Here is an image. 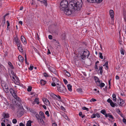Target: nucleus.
<instances>
[{
    "label": "nucleus",
    "mask_w": 126,
    "mask_h": 126,
    "mask_svg": "<svg viewBox=\"0 0 126 126\" xmlns=\"http://www.w3.org/2000/svg\"><path fill=\"white\" fill-rule=\"evenodd\" d=\"M82 4L81 0H73L68 3L66 0H63L61 3L60 8L61 11L66 15H71L75 11L79 10Z\"/></svg>",
    "instance_id": "obj_1"
},
{
    "label": "nucleus",
    "mask_w": 126,
    "mask_h": 126,
    "mask_svg": "<svg viewBox=\"0 0 126 126\" xmlns=\"http://www.w3.org/2000/svg\"><path fill=\"white\" fill-rule=\"evenodd\" d=\"M83 53H81L80 54V57L81 59L84 60L85 59L86 57H87V58L90 55V52L87 50H86L82 51Z\"/></svg>",
    "instance_id": "obj_2"
},
{
    "label": "nucleus",
    "mask_w": 126,
    "mask_h": 126,
    "mask_svg": "<svg viewBox=\"0 0 126 126\" xmlns=\"http://www.w3.org/2000/svg\"><path fill=\"white\" fill-rule=\"evenodd\" d=\"M57 90L63 94H65L66 92V89L63 85H61L59 86H57Z\"/></svg>",
    "instance_id": "obj_3"
},
{
    "label": "nucleus",
    "mask_w": 126,
    "mask_h": 126,
    "mask_svg": "<svg viewBox=\"0 0 126 126\" xmlns=\"http://www.w3.org/2000/svg\"><path fill=\"white\" fill-rule=\"evenodd\" d=\"M35 116L38 119L39 124H41L42 125H43L45 124L44 121H43L41 117L38 114H36Z\"/></svg>",
    "instance_id": "obj_4"
},
{
    "label": "nucleus",
    "mask_w": 126,
    "mask_h": 126,
    "mask_svg": "<svg viewBox=\"0 0 126 126\" xmlns=\"http://www.w3.org/2000/svg\"><path fill=\"white\" fill-rule=\"evenodd\" d=\"M24 110L23 107H21L20 108L18 109L17 111V113L19 114V115L21 116L23 115L24 113Z\"/></svg>",
    "instance_id": "obj_5"
},
{
    "label": "nucleus",
    "mask_w": 126,
    "mask_h": 126,
    "mask_svg": "<svg viewBox=\"0 0 126 126\" xmlns=\"http://www.w3.org/2000/svg\"><path fill=\"white\" fill-rule=\"evenodd\" d=\"M87 1L90 3H99L102 2V0H87Z\"/></svg>",
    "instance_id": "obj_6"
},
{
    "label": "nucleus",
    "mask_w": 126,
    "mask_h": 126,
    "mask_svg": "<svg viewBox=\"0 0 126 126\" xmlns=\"http://www.w3.org/2000/svg\"><path fill=\"white\" fill-rule=\"evenodd\" d=\"M94 79L97 85V84L99 83L100 81L99 80V79L97 77L94 76Z\"/></svg>",
    "instance_id": "obj_7"
},
{
    "label": "nucleus",
    "mask_w": 126,
    "mask_h": 126,
    "mask_svg": "<svg viewBox=\"0 0 126 126\" xmlns=\"http://www.w3.org/2000/svg\"><path fill=\"white\" fill-rule=\"evenodd\" d=\"M110 14L111 19H113L114 17V13L113 11L111 10H110Z\"/></svg>",
    "instance_id": "obj_8"
},
{
    "label": "nucleus",
    "mask_w": 126,
    "mask_h": 126,
    "mask_svg": "<svg viewBox=\"0 0 126 126\" xmlns=\"http://www.w3.org/2000/svg\"><path fill=\"white\" fill-rule=\"evenodd\" d=\"M10 91L11 93L14 97H16V94L15 93L14 90L12 88H11L10 89Z\"/></svg>",
    "instance_id": "obj_9"
},
{
    "label": "nucleus",
    "mask_w": 126,
    "mask_h": 126,
    "mask_svg": "<svg viewBox=\"0 0 126 126\" xmlns=\"http://www.w3.org/2000/svg\"><path fill=\"white\" fill-rule=\"evenodd\" d=\"M5 23V20L4 19H2V23H1V25H0V27L1 28L3 29L4 27V26Z\"/></svg>",
    "instance_id": "obj_10"
},
{
    "label": "nucleus",
    "mask_w": 126,
    "mask_h": 126,
    "mask_svg": "<svg viewBox=\"0 0 126 126\" xmlns=\"http://www.w3.org/2000/svg\"><path fill=\"white\" fill-rule=\"evenodd\" d=\"M119 98L120 100V102L119 104V105L121 106H122V105L124 104V102L123 100L121 99L120 98Z\"/></svg>",
    "instance_id": "obj_11"
},
{
    "label": "nucleus",
    "mask_w": 126,
    "mask_h": 126,
    "mask_svg": "<svg viewBox=\"0 0 126 126\" xmlns=\"http://www.w3.org/2000/svg\"><path fill=\"white\" fill-rule=\"evenodd\" d=\"M63 72L68 77H69L71 76V75L70 73L67 71L64 70L63 71Z\"/></svg>",
    "instance_id": "obj_12"
},
{
    "label": "nucleus",
    "mask_w": 126,
    "mask_h": 126,
    "mask_svg": "<svg viewBox=\"0 0 126 126\" xmlns=\"http://www.w3.org/2000/svg\"><path fill=\"white\" fill-rule=\"evenodd\" d=\"M4 115V117L6 118H8L9 117V114L8 113H3V114Z\"/></svg>",
    "instance_id": "obj_13"
},
{
    "label": "nucleus",
    "mask_w": 126,
    "mask_h": 126,
    "mask_svg": "<svg viewBox=\"0 0 126 126\" xmlns=\"http://www.w3.org/2000/svg\"><path fill=\"white\" fill-rule=\"evenodd\" d=\"M21 40L23 43L25 42L26 41V39L24 37L22 36H21Z\"/></svg>",
    "instance_id": "obj_14"
},
{
    "label": "nucleus",
    "mask_w": 126,
    "mask_h": 126,
    "mask_svg": "<svg viewBox=\"0 0 126 126\" xmlns=\"http://www.w3.org/2000/svg\"><path fill=\"white\" fill-rule=\"evenodd\" d=\"M105 85V84L103 83H100V82L99 83H98L97 84V86H100L101 87H103Z\"/></svg>",
    "instance_id": "obj_15"
},
{
    "label": "nucleus",
    "mask_w": 126,
    "mask_h": 126,
    "mask_svg": "<svg viewBox=\"0 0 126 126\" xmlns=\"http://www.w3.org/2000/svg\"><path fill=\"white\" fill-rule=\"evenodd\" d=\"M18 58L20 62H23L24 61V58L21 55H19L18 56Z\"/></svg>",
    "instance_id": "obj_16"
},
{
    "label": "nucleus",
    "mask_w": 126,
    "mask_h": 126,
    "mask_svg": "<svg viewBox=\"0 0 126 126\" xmlns=\"http://www.w3.org/2000/svg\"><path fill=\"white\" fill-rule=\"evenodd\" d=\"M67 87L68 90L70 91H72V86L70 84H68L67 85Z\"/></svg>",
    "instance_id": "obj_17"
},
{
    "label": "nucleus",
    "mask_w": 126,
    "mask_h": 126,
    "mask_svg": "<svg viewBox=\"0 0 126 126\" xmlns=\"http://www.w3.org/2000/svg\"><path fill=\"white\" fill-rule=\"evenodd\" d=\"M40 115L41 116V117L42 118H45V116L44 113L42 111H40L39 113Z\"/></svg>",
    "instance_id": "obj_18"
},
{
    "label": "nucleus",
    "mask_w": 126,
    "mask_h": 126,
    "mask_svg": "<svg viewBox=\"0 0 126 126\" xmlns=\"http://www.w3.org/2000/svg\"><path fill=\"white\" fill-rule=\"evenodd\" d=\"M32 121L30 120L28 121L26 124V126H31Z\"/></svg>",
    "instance_id": "obj_19"
},
{
    "label": "nucleus",
    "mask_w": 126,
    "mask_h": 126,
    "mask_svg": "<svg viewBox=\"0 0 126 126\" xmlns=\"http://www.w3.org/2000/svg\"><path fill=\"white\" fill-rule=\"evenodd\" d=\"M112 97L113 98V100L115 102L116 101V95L114 94H113L112 95Z\"/></svg>",
    "instance_id": "obj_20"
},
{
    "label": "nucleus",
    "mask_w": 126,
    "mask_h": 126,
    "mask_svg": "<svg viewBox=\"0 0 126 126\" xmlns=\"http://www.w3.org/2000/svg\"><path fill=\"white\" fill-rule=\"evenodd\" d=\"M40 83L42 85H44L46 83V81L43 79H42L40 80Z\"/></svg>",
    "instance_id": "obj_21"
},
{
    "label": "nucleus",
    "mask_w": 126,
    "mask_h": 126,
    "mask_svg": "<svg viewBox=\"0 0 126 126\" xmlns=\"http://www.w3.org/2000/svg\"><path fill=\"white\" fill-rule=\"evenodd\" d=\"M18 47V49L19 51L21 52H23V50L22 48L21 47V46H20L19 47Z\"/></svg>",
    "instance_id": "obj_22"
},
{
    "label": "nucleus",
    "mask_w": 126,
    "mask_h": 126,
    "mask_svg": "<svg viewBox=\"0 0 126 126\" xmlns=\"http://www.w3.org/2000/svg\"><path fill=\"white\" fill-rule=\"evenodd\" d=\"M45 103L46 105H50V103L49 101V100L47 99L46 100L45 102Z\"/></svg>",
    "instance_id": "obj_23"
},
{
    "label": "nucleus",
    "mask_w": 126,
    "mask_h": 126,
    "mask_svg": "<svg viewBox=\"0 0 126 126\" xmlns=\"http://www.w3.org/2000/svg\"><path fill=\"white\" fill-rule=\"evenodd\" d=\"M115 104L116 103H113L112 101L110 103V105L112 107H115Z\"/></svg>",
    "instance_id": "obj_24"
},
{
    "label": "nucleus",
    "mask_w": 126,
    "mask_h": 126,
    "mask_svg": "<svg viewBox=\"0 0 126 126\" xmlns=\"http://www.w3.org/2000/svg\"><path fill=\"white\" fill-rule=\"evenodd\" d=\"M100 112L101 113L104 115L106 113L105 110L104 109L102 110Z\"/></svg>",
    "instance_id": "obj_25"
},
{
    "label": "nucleus",
    "mask_w": 126,
    "mask_h": 126,
    "mask_svg": "<svg viewBox=\"0 0 126 126\" xmlns=\"http://www.w3.org/2000/svg\"><path fill=\"white\" fill-rule=\"evenodd\" d=\"M52 79L53 82H56V81L58 82V81H59V80L57 79L55 77L53 78Z\"/></svg>",
    "instance_id": "obj_26"
},
{
    "label": "nucleus",
    "mask_w": 126,
    "mask_h": 126,
    "mask_svg": "<svg viewBox=\"0 0 126 126\" xmlns=\"http://www.w3.org/2000/svg\"><path fill=\"white\" fill-rule=\"evenodd\" d=\"M118 113L122 117V118H124V117L123 116V114L121 113V112L119 110Z\"/></svg>",
    "instance_id": "obj_27"
},
{
    "label": "nucleus",
    "mask_w": 126,
    "mask_h": 126,
    "mask_svg": "<svg viewBox=\"0 0 126 126\" xmlns=\"http://www.w3.org/2000/svg\"><path fill=\"white\" fill-rule=\"evenodd\" d=\"M35 102H36L37 104H39V102L38 98H36L34 100Z\"/></svg>",
    "instance_id": "obj_28"
},
{
    "label": "nucleus",
    "mask_w": 126,
    "mask_h": 126,
    "mask_svg": "<svg viewBox=\"0 0 126 126\" xmlns=\"http://www.w3.org/2000/svg\"><path fill=\"white\" fill-rule=\"evenodd\" d=\"M25 60L26 63L29 64V63H27V56L26 54L25 55Z\"/></svg>",
    "instance_id": "obj_29"
},
{
    "label": "nucleus",
    "mask_w": 126,
    "mask_h": 126,
    "mask_svg": "<svg viewBox=\"0 0 126 126\" xmlns=\"http://www.w3.org/2000/svg\"><path fill=\"white\" fill-rule=\"evenodd\" d=\"M121 54L123 55L124 54V50L123 49L122 47L121 48Z\"/></svg>",
    "instance_id": "obj_30"
},
{
    "label": "nucleus",
    "mask_w": 126,
    "mask_h": 126,
    "mask_svg": "<svg viewBox=\"0 0 126 126\" xmlns=\"http://www.w3.org/2000/svg\"><path fill=\"white\" fill-rule=\"evenodd\" d=\"M17 47H19L20 46V41L19 40H18L16 42Z\"/></svg>",
    "instance_id": "obj_31"
},
{
    "label": "nucleus",
    "mask_w": 126,
    "mask_h": 126,
    "mask_svg": "<svg viewBox=\"0 0 126 126\" xmlns=\"http://www.w3.org/2000/svg\"><path fill=\"white\" fill-rule=\"evenodd\" d=\"M14 97L17 100H18V101L19 102L21 100V99H20V98L19 97H18L16 95V97Z\"/></svg>",
    "instance_id": "obj_32"
},
{
    "label": "nucleus",
    "mask_w": 126,
    "mask_h": 126,
    "mask_svg": "<svg viewBox=\"0 0 126 126\" xmlns=\"http://www.w3.org/2000/svg\"><path fill=\"white\" fill-rule=\"evenodd\" d=\"M99 57L101 59H103V56L102 55V53H101L99 52Z\"/></svg>",
    "instance_id": "obj_33"
},
{
    "label": "nucleus",
    "mask_w": 126,
    "mask_h": 126,
    "mask_svg": "<svg viewBox=\"0 0 126 126\" xmlns=\"http://www.w3.org/2000/svg\"><path fill=\"white\" fill-rule=\"evenodd\" d=\"M43 1L44 4L45 5V6L47 5V0H43Z\"/></svg>",
    "instance_id": "obj_34"
},
{
    "label": "nucleus",
    "mask_w": 126,
    "mask_h": 126,
    "mask_svg": "<svg viewBox=\"0 0 126 126\" xmlns=\"http://www.w3.org/2000/svg\"><path fill=\"white\" fill-rule=\"evenodd\" d=\"M8 64L10 66H11V68L12 69H14V67L13 66V65L10 62H8Z\"/></svg>",
    "instance_id": "obj_35"
},
{
    "label": "nucleus",
    "mask_w": 126,
    "mask_h": 126,
    "mask_svg": "<svg viewBox=\"0 0 126 126\" xmlns=\"http://www.w3.org/2000/svg\"><path fill=\"white\" fill-rule=\"evenodd\" d=\"M32 89V87L31 86H29L27 89V90L28 92L31 91Z\"/></svg>",
    "instance_id": "obj_36"
},
{
    "label": "nucleus",
    "mask_w": 126,
    "mask_h": 126,
    "mask_svg": "<svg viewBox=\"0 0 126 126\" xmlns=\"http://www.w3.org/2000/svg\"><path fill=\"white\" fill-rule=\"evenodd\" d=\"M82 109L84 110H86L87 111H88L89 110V109L85 107H83L82 108Z\"/></svg>",
    "instance_id": "obj_37"
},
{
    "label": "nucleus",
    "mask_w": 126,
    "mask_h": 126,
    "mask_svg": "<svg viewBox=\"0 0 126 126\" xmlns=\"http://www.w3.org/2000/svg\"><path fill=\"white\" fill-rule=\"evenodd\" d=\"M17 121L16 119H14L13 120L12 122L13 124H16L17 123Z\"/></svg>",
    "instance_id": "obj_38"
},
{
    "label": "nucleus",
    "mask_w": 126,
    "mask_h": 126,
    "mask_svg": "<svg viewBox=\"0 0 126 126\" xmlns=\"http://www.w3.org/2000/svg\"><path fill=\"white\" fill-rule=\"evenodd\" d=\"M21 103L19 101H18V103H17L16 104V105H17L18 107H19L20 108V107H22V106H21Z\"/></svg>",
    "instance_id": "obj_39"
},
{
    "label": "nucleus",
    "mask_w": 126,
    "mask_h": 126,
    "mask_svg": "<svg viewBox=\"0 0 126 126\" xmlns=\"http://www.w3.org/2000/svg\"><path fill=\"white\" fill-rule=\"evenodd\" d=\"M16 79H17V80L16 81V84L17 85H19V84H20V83L19 82V80L17 78H16Z\"/></svg>",
    "instance_id": "obj_40"
},
{
    "label": "nucleus",
    "mask_w": 126,
    "mask_h": 126,
    "mask_svg": "<svg viewBox=\"0 0 126 126\" xmlns=\"http://www.w3.org/2000/svg\"><path fill=\"white\" fill-rule=\"evenodd\" d=\"M97 118H100V114L98 113H97L95 114Z\"/></svg>",
    "instance_id": "obj_41"
},
{
    "label": "nucleus",
    "mask_w": 126,
    "mask_h": 126,
    "mask_svg": "<svg viewBox=\"0 0 126 126\" xmlns=\"http://www.w3.org/2000/svg\"><path fill=\"white\" fill-rule=\"evenodd\" d=\"M14 39L15 41L16 42H17L18 40H19L18 39V37L16 36L14 37Z\"/></svg>",
    "instance_id": "obj_42"
},
{
    "label": "nucleus",
    "mask_w": 126,
    "mask_h": 126,
    "mask_svg": "<svg viewBox=\"0 0 126 126\" xmlns=\"http://www.w3.org/2000/svg\"><path fill=\"white\" fill-rule=\"evenodd\" d=\"M96 117V115L94 113L91 116V118H95Z\"/></svg>",
    "instance_id": "obj_43"
},
{
    "label": "nucleus",
    "mask_w": 126,
    "mask_h": 126,
    "mask_svg": "<svg viewBox=\"0 0 126 126\" xmlns=\"http://www.w3.org/2000/svg\"><path fill=\"white\" fill-rule=\"evenodd\" d=\"M77 90L78 92H82V89L80 88L77 89Z\"/></svg>",
    "instance_id": "obj_44"
},
{
    "label": "nucleus",
    "mask_w": 126,
    "mask_h": 126,
    "mask_svg": "<svg viewBox=\"0 0 126 126\" xmlns=\"http://www.w3.org/2000/svg\"><path fill=\"white\" fill-rule=\"evenodd\" d=\"M45 114L47 115V116L49 117V112L48 111H46Z\"/></svg>",
    "instance_id": "obj_45"
},
{
    "label": "nucleus",
    "mask_w": 126,
    "mask_h": 126,
    "mask_svg": "<svg viewBox=\"0 0 126 126\" xmlns=\"http://www.w3.org/2000/svg\"><path fill=\"white\" fill-rule=\"evenodd\" d=\"M9 15V14L8 13H6V14L3 16V19H4V20H5V17Z\"/></svg>",
    "instance_id": "obj_46"
},
{
    "label": "nucleus",
    "mask_w": 126,
    "mask_h": 126,
    "mask_svg": "<svg viewBox=\"0 0 126 126\" xmlns=\"http://www.w3.org/2000/svg\"><path fill=\"white\" fill-rule=\"evenodd\" d=\"M56 82H54L52 83L51 84V85L53 86H56Z\"/></svg>",
    "instance_id": "obj_47"
},
{
    "label": "nucleus",
    "mask_w": 126,
    "mask_h": 126,
    "mask_svg": "<svg viewBox=\"0 0 126 126\" xmlns=\"http://www.w3.org/2000/svg\"><path fill=\"white\" fill-rule=\"evenodd\" d=\"M63 81L64 82V83H65V84H66L67 83H68V82L67 81V80L66 79H63Z\"/></svg>",
    "instance_id": "obj_48"
},
{
    "label": "nucleus",
    "mask_w": 126,
    "mask_h": 126,
    "mask_svg": "<svg viewBox=\"0 0 126 126\" xmlns=\"http://www.w3.org/2000/svg\"><path fill=\"white\" fill-rule=\"evenodd\" d=\"M107 101L108 102L110 103H111L112 101L110 98H109L107 100Z\"/></svg>",
    "instance_id": "obj_49"
},
{
    "label": "nucleus",
    "mask_w": 126,
    "mask_h": 126,
    "mask_svg": "<svg viewBox=\"0 0 126 126\" xmlns=\"http://www.w3.org/2000/svg\"><path fill=\"white\" fill-rule=\"evenodd\" d=\"M95 68L96 69V71H98L97 66V64H95Z\"/></svg>",
    "instance_id": "obj_50"
},
{
    "label": "nucleus",
    "mask_w": 126,
    "mask_h": 126,
    "mask_svg": "<svg viewBox=\"0 0 126 126\" xmlns=\"http://www.w3.org/2000/svg\"><path fill=\"white\" fill-rule=\"evenodd\" d=\"M44 76L46 77H48V75L46 73H44Z\"/></svg>",
    "instance_id": "obj_51"
},
{
    "label": "nucleus",
    "mask_w": 126,
    "mask_h": 126,
    "mask_svg": "<svg viewBox=\"0 0 126 126\" xmlns=\"http://www.w3.org/2000/svg\"><path fill=\"white\" fill-rule=\"evenodd\" d=\"M109 117L111 118L112 119H113L114 118L113 116L111 115H109Z\"/></svg>",
    "instance_id": "obj_52"
},
{
    "label": "nucleus",
    "mask_w": 126,
    "mask_h": 126,
    "mask_svg": "<svg viewBox=\"0 0 126 126\" xmlns=\"http://www.w3.org/2000/svg\"><path fill=\"white\" fill-rule=\"evenodd\" d=\"M96 101V100L95 99L93 98L91 99V100H90V101L91 102L92 101L93 102H94Z\"/></svg>",
    "instance_id": "obj_53"
},
{
    "label": "nucleus",
    "mask_w": 126,
    "mask_h": 126,
    "mask_svg": "<svg viewBox=\"0 0 126 126\" xmlns=\"http://www.w3.org/2000/svg\"><path fill=\"white\" fill-rule=\"evenodd\" d=\"M33 66H31V65L30 67L29 68V70H32V69L33 68Z\"/></svg>",
    "instance_id": "obj_54"
},
{
    "label": "nucleus",
    "mask_w": 126,
    "mask_h": 126,
    "mask_svg": "<svg viewBox=\"0 0 126 126\" xmlns=\"http://www.w3.org/2000/svg\"><path fill=\"white\" fill-rule=\"evenodd\" d=\"M6 22L7 24V26L8 27L10 26V23L9 22L8 20H7V21Z\"/></svg>",
    "instance_id": "obj_55"
},
{
    "label": "nucleus",
    "mask_w": 126,
    "mask_h": 126,
    "mask_svg": "<svg viewBox=\"0 0 126 126\" xmlns=\"http://www.w3.org/2000/svg\"><path fill=\"white\" fill-rule=\"evenodd\" d=\"M48 38L50 39H52V36L51 35H49L48 36Z\"/></svg>",
    "instance_id": "obj_56"
},
{
    "label": "nucleus",
    "mask_w": 126,
    "mask_h": 126,
    "mask_svg": "<svg viewBox=\"0 0 126 126\" xmlns=\"http://www.w3.org/2000/svg\"><path fill=\"white\" fill-rule=\"evenodd\" d=\"M123 15L124 16V18H126V12H124L123 13Z\"/></svg>",
    "instance_id": "obj_57"
},
{
    "label": "nucleus",
    "mask_w": 126,
    "mask_h": 126,
    "mask_svg": "<svg viewBox=\"0 0 126 126\" xmlns=\"http://www.w3.org/2000/svg\"><path fill=\"white\" fill-rule=\"evenodd\" d=\"M19 125L20 126H25V125L22 123H20Z\"/></svg>",
    "instance_id": "obj_58"
},
{
    "label": "nucleus",
    "mask_w": 126,
    "mask_h": 126,
    "mask_svg": "<svg viewBox=\"0 0 126 126\" xmlns=\"http://www.w3.org/2000/svg\"><path fill=\"white\" fill-rule=\"evenodd\" d=\"M110 113H108V114H107L106 113L105 115V116L106 117H109V115H110Z\"/></svg>",
    "instance_id": "obj_59"
},
{
    "label": "nucleus",
    "mask_w": 126,
    "mask_h": 126,
    "mask_svg": "<svg viewBox=\"0 0 126 126\" xmlns=\"http://www.w3.org/2000/svg\"><path fill=\"white\" fill-rule=\"evenodd\" d=\"M108 62L107 61L103 65V66H105L107 65H108Z\"/></svg>",
    "instance_id": "obj_60"
},
{
    "label": "nucleus",
    "mask_w": 126,
    "mask_h": 126,
    "mask_svg": "<svg viewBox=\"0 0 126 126\" xmlns=\"http://www.w3.org/2000/svg\"><path fill=\"white\" fill-rule=\"evenodd\" d=\"M123 122L125 124L126 123V119L124 118L123 119Z\"/></svg>",
    "instance_id": "obj_61"
},
{
    "label": "nucleus",
    "mask_w": 126,
    "mask_h": 126,
    "mask_svg": "<svg viewBox=\"0 0 126 126\" xmlns=\"http://www.w3.org/2000/svg\"><path fill=\"white\" fill-rule=\"evenodd\" d=\"M51 54L50 52L49 49H48L47 54L48 55Z\"/></svg>",
    "instance_id": "obj_62"
},
{
    "label": "nucleus",
    "mask_w": 126,
    "mask_h": 126,
    "mask_svg": "<svg viewBox=\"0 0 126 126\" xmlns=\"http://www.w3.org/2000/svg\"><path fill=\"white\" fill-rule=\"evenodd\" d=\"M1 126H5V124L3 123H1Z\"/></svg>",
    "instance_id": "obj_63"
},
{
    "label": "nucleus",
    "mask_w": 126,
    "mask_h": 126,
    "mask_svg": "<svg viewBox=\"0 0 126 126\" xmlns=\"http://www.w3.org/2000/svg\"><path fill=\"white\" fill-rule=\"evenodd\" d=\"M52 126H57V125L56 123H54L52 124Z\"/></svg>",
    "instance_id": "obj_64"
}]
</instances>
